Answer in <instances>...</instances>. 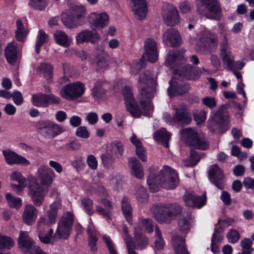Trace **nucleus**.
Masks as SVG:
<instances>
[{
  "instance_id": "nucleus-19",
  "label": "nucleus",
  "mask_w": 254,
  "mask_h": 254,
  "mask_svg": "<svg viewBox=\"0 0 254 254\" xmlns=\"http://www.w3.org/2000/svg\"><path fill=\"white\" fill-rule=\"evenodd\" d=\"M212 118L213 122L209 126L213 131L217 129V127L216 126L220 127L221 124H227L229 122V116L225 111L224 105L213 113Z\"/></svg>"
},
{
  "instance_id": "nucleus-21",
  "label": "nucleus",
  "mask_w": 254,
  "mask_h": 254,
  "mask_svg": "<svg viewBox=\"0 0 254 254\" xmlns=\"http://www.w3.org/2000/svg\"><path fill=\"white\" fill-rule=\"evenodd\" d=\"M75 39L78 44L86 42L95 44L100 39V37L96 30L86 29L79 33Z\"/></svg>"
},
{
  "instance_id": "nucleus-33",
  "label": "nucleus",
  "mask_w": 254,
  "mask_h": 254,
  "mask_svg": "<svg viewBox=\"0 0 254 254\" xmlns=\"http://www.w3.org/2000/svg\"><path fill=\"white\" fill-rule=\"evenodd\" d=\"M191 68L192 65L190 64L182 66L180 69H177L174 74H178L179 77L182 79L184 77L189 80H196L200 77L201 71L195 72V73H196V74H195V75H194V74H190Z\"/></svg>"
},
{
  "instance_id": "nucleus-16",
  "label": "nucleus",
  "mask_w": 254,
  "mask_h": 254,
  "mask_svg": "<svg viewBox=\"0 0 254 254\" xmlns=\"http://www.w3.org/2000/svg\"><path fill=\"white\" fill-rule=\"evenodd\" d=\"M224 174L222 170L217 164L212 165L208 172V178L210 182L218 189L222 190L225 188Z\"/></svg>"
},
{
  "instance_id": "nucleus-26",
  "label": "nucleus",
  "mask_w": 254,
  "mask_h": 254,
  "mask_svg": "<svg viewBox=\"0 0 254 254\" xmlns=\"http://www.w3.org/2000/svg\"><path fill=\"white\" fill-rule=\"evenodd\" d=\"M144 48L149 62H155L158 58L156 41L150 38L146 39L144 43Z\"/></svg>"
},
{
  "instance_id": "nucleus-39",
  "label": "nucleus",
  "mask_w": 254,
  "mask_h": 254,
  "mask_svg": "<svg viewBox=\"0 0 254 254\" xmlns=\"http://www.w3.org/2000/svg\"><path fill=\"white\" fill-rule=\"evenodd\" d=\"M135 250H143L146 248L149 244L148 238L142 234L134 233Z\"/></svg>"
},
{
  "instance_id": "nucleus-29",
  "label": "nucleus",
  "mask_w": 254,
  "mask_h": 254,
  "mask_svg": "<svg viewBox=\"0 0 254 254\" xmlns=\"http://www.w3.org/2000/svg\"><path fill=\"white\" fill-rule=\"evenodd\" d=\"M38 215L37 209L32 205H27L22 215L24 222L28 225H32L36 221Z\"/></svg>"
},
{
  "instance_id": "nucleus-48",
  "label": "nucleus",
  "mask_w": 254,
  "mask_h": 254,
  "mask_svg": "<svg viewBox=\"0 0 254 254\" xmlns=\"http://www.w3.org/2000/svg\"><path fill=\"white\" fill-rule=\"evenodd\" d=\"M156 239L154 241V248L157 251L162 250L165 246V241L163 238L162 233L158 226L155 229Z\"/></svg>"
},
{
  "instance_id": "nucleus-42",
  "label": "nucleus",
  "mask_w": 254,
  "mask_h": 254,
  "mask_svg": "<svg viewBox=\"0 0 254 254\" xmlns=\"http://www.w3.org/2000/svg\"><path fill=\"white\" fill-rule=\"evenodd\" d=\"M191 214L188 212L183 215L178 221L179 228L182 233L186 234L190 227Z\"/></svg>"
},
{
  "instance_id": "nucleus-6",
  "label": "nucleus",
  "mask_w": 254,
  "mask_h": 254,
  "mask_svg": "<svg viewBox=\"0 0 254 254\" xmlns=\"http://www.w3.org/2000/svg\"><path fill=\"white\" fill-rule=\"evenodd\" d=\"M37 132L44 137L52 139L64 131L63 127L49 120H42L36 123Z\"/></svg>"
},
{
  "instance_id": "nucleus-40",
  "label": "nucleus",
  "mask_w": 254,
  "mask_h": 254,
  "mask_svg": "<svg viewBox=\"0 0 254 254\" xmlns=\"http://www.w3.org/2000/svg\"><path fill=\"white\" fill-rule=\"evenodd\" d=\"M122 209L127 222L132 224V208L127 197H123L122 200Z\"/></svg>"
},
{
  "instance_id": "nucleus-25",
  "label": "nucleus",
  "mask_w": 254,
  "mask_h": 254,
  "mask_svg": "<svg viewBox=\"0 0 254 254\" xmlns=\"http://www.w3.org/2000/svg\"><path fill=\"white\" fill-rule=\"evenodd\" d=\"M184 200L186 204L190 207L200 208L206 202L205 197L197 196L193 192H186L184 196Z\"/></svg>"
},
{
  "instance_id": "nucleus-5",
  "label": "nucleus",
  "mask_w": 254,
  "mask_h": 254,
  "mask_svg": "<svg viewBox=\"0 0 254 254\" xmlns=\"http://www.w3.org/2000/svg\"><path fill=\"white\" fill-rule=\"evenodd\" d=\"M181 137L185 143L201 150L207 149L209 144L202 134L198 133L190 127L181 129Z\"/></svg>"
},
{
  "instance_id": "nucleus-15",
  "label": "nucleus",
  "mask_w": 254,
  "mask_h": 254,
  "mask_svg": "<svg viewBox=\"0 0 254 254\" xmlns=\"http://www.w3.org/2000/svg\"><path fill=\"white\" fill-rule=\"evenodd\" d=\"M17 244L19 248L25 254H31L35 248L39 247L35 245L33 240L29 237L27 231L20 232Z\"/></svg>"
},
{
  "instance_id": "nucleus-47",
  "label": "nucleus",
  "mask_w": 254,
  "mask_h": 254,
  "mask_svg": "<svg viewBox=\"0 0 254 254\" xmlns=\"http://www.w3.org/2000/svg\"><path fill=\"white\" fill-rule=\"evenodd\" d=\"M108 149L116 158L120 157L124 153L123 146L121 142H112Z\"/></svg>"
},
{
  "instance_id": "nucleus-28",
  "label": "nucleus",
  "mask_w": 254,
  "mask_h": 254,
  "mask_svg": "<svg viewBox=\"0 0 254 254\" xmlns=\"http://www.w3.org/2000/svg\"><path fill=\"white\" fill-rule=\"evenodd\" d=\"M131 7L134 13L138 19L146 17L147 12L146 3L144 0H131Z\"/></svg>"
},
{
  "instance_id": "nucleus-37",
  "label": "nucleus",
  "mask_w": 254,
  "mask_h": 254,
  "mask_svg": "<svg viewBox=\"0 0 254 254\" xmlns=\"http://www.w3.org/2000/svg\"><path fill=\"white\" fill-rule=\"evenodd\" d=\"M108 83L103 80H99L96 82L92 89V94L94 98H100L105 94Z\"/></svg>"
},
{
  "instance_id": "nucleus-54",
  "label": "nucleus",
  "mask_w": 254,
  "mask_h": 254,
  "mask_svg": "<svg viewBox=\"0 0 254 254\" xmlns=\"http://www.w3.org/2000/svg\"><path fill=\"white\" fill-rule=\"evenodd\" d=\"M29 5L38 10H43L48 4L46 0H29Z\"/></svg>"
},
{
  "instance_id": "nucleus-2",
  "label": "nucleus",
  "mask_w": 254,
  "mask_h": 254,
  "mask_svg": "<svg viewBox=\"0 0 254 254\" xmlns=\"http://www.w3.org/2000/svg\"><path fill=\"white\" fill-rule=\"evenodd\" d=\"M154 168H150L148 178L147 180L149 190L152 192L158 190L159 187L162 186L167 190L174 189L179 184L180 180L177 172L169 166H164L158 175L152 172Z\"/></svg>"
},
{
  "instance_id": "nucleus-27",
  "label": "nucleus",
  "mask_w": 254,
  "mask_h": 254,
  "mask_svg": "<svg viewBox=\"0 0 254 254\" xmlns=\"http://www.w3.org/2000/svg\"><path fill=\"white\" fill-rule=\"evenodd\" d=\"M19 49L14 41L9 43L5 49V55L8 63L15 64L19 54Z\"/></svg>"
},
{
  "instance_id": "nucleus-36",
  "label": "nucleus",
  "mask_w": 254,
  "mask_h": 254,
  "mask_svg": "<svg viewBox=\"0 0 254 254\" xmlns=\"http://www.w3.org/2000/svg\"><path fill=\"white\" fill-rule=\"evenodd\" d=\"M53 70V68L50 64L45 63L41 64L38 68L39 74L43 76L48 82L52 81Z\"/></svg>"
},
{
  "instance_id": "nucleus-35",
  "label": "nucleus",
  "mask_w": 254,
  "mask_h": 254,
  "mask_svg": "<svg viewBox=\"0 0 254 254\" xmlns=\"http://www.w3.org/2000/svg\"><path fill=\"white\" fill-rule=\"evenodd\" d=\"M128 164L131 168L132 174L136 178L141 179L144 176V173L139 161L135 157H131L128 160Z\"/></svg>"
},
{
  "instance_id": "nucleus-18",
  "label": "nucleus",
  "mask_w": 254,
  "mask_h": 254,
  "mask_svg": "<svg viewBox=\"0 0 254 254\" xmlns=\"http://www.w3.org/2000/svg\"><path fill=\"white\" fill-rule=\"evenodd\" d=\"M162 41L166 45L175 47L181 45L182 38L177 30L169 28L164 32Z\"/></svg>"
},
{
  "instance_id": "nucleus-53",
  "label": "nucleus",
  "mask_w": 254,
  "mask_h": 254,
  "mask_svg": "<svg viewBox=\"0 0 254 254\" xmlns=\"http://www.w3.org/2000/svg\"><path fill=\"white\" fill-rule=\"evenodd\" d=\"M101 159L105 167H109L115 162L116 158L107 149L106 152L101 155Z\"/></svg>"
},
{
  "instance_id": "nucleus-61",
  "label": "nucleus",
  "mask_w": 254,
  "mask_h": 254,
  "mask_svg": "<svg viewBox=\"0 0 254 254\" xmlns=\"http://www.w3.org/2000/svg\"><path fill=\"white\" fill-rule=\"evenodd\" d=\"M136 197L137 200L141 203L146 202L148 198L146 190L143 187H139L136 192Z\"/></svg>"
},
{
  "instance_id": "nucleus-64",
  "label": "nucleus",
  "mask_w": 254,
  "mask_h": 254,
  "mask_svg": "<svg viewBox=\"0 0 254 254\" xmlns=\"http://www.w3.org/2000/svg\"><path fill=\"white\" fill-rule=\"evenodd\" d=\"M193 118L197 124H201L206 119L205 112L204 111H196L193 114Z\"/></svg>"
},
{
  "instance_id": "nucleus-52",
  "label": "nucleus",
  "mask_w": 254,
  "mask_h": 254,
  "mask_svg": "<svg viewBox=\"0 0 254 254\" xmlns=\"http://www.w3.org/2000/svg\"><path fill=\"white\" fill-rule=\"evenodd\" d=\"M252 245V241L250 238H245L241 240V246L242 252L245 254H251L254 250Z\"/></svg>"
},
{
  "instance_id": "nucleus-63",
  "label": "nucleus",
  "mask_w": 254,
  "mask_h": 254,
  "mask_svg": "<svg viewBox=\"0 0 254 254\" xmlns=\"http://www.w3.org/2000/svg\"><path fill=\"white\" fill-rule=\"evenodd\" d=\"M75 134L77 136L83 138H87L89 136V133L86 127L84 126L78 127L76 129Z\"/></svg>"
},
{
  "instance_id": "nucleus-44",
  "label": "nucleus",
  "mask_w": 254,
  "mask_h": 254,
  "mask_svg": "<svg viewBox=\"0 0 254 254\" xmlns=\"http://www.w3.org/2000/svg\"><path fill=\"white\" fill-rule=\"evenodd\" d=\"M87 231L88 234V246L90 248L91 251L95 254L97 252L96 247L98 238L96 237V232L92 231L90 227H88Z\"/></svg>"
},
{
  "instance_id": "nucleus-60",
  "label": "nucleus",
  "mask_w": 254,
  "mask_h": 254,
  "mask_svg": "<svg viewBox=\"0 0 254 254\" xmlns=\"http://www.w3.org/2000/svg\"><path fill=\"white\" fill-rule=\"evenodd\" d=\"M226 237L229 242L235 244L239 240L240 235L238 231L234 229H230L228 232Z\"/></svg>"
},
{
  "instance_id": "nucleus-30",
  "label": "nucleus",
  "mask_w": 254,
  "mask_h": 254,
  "mask_svg": "<svg viewBox=\"0 0 254 254\" xmlns=\"http://www.w3.org/2000/svg\"><path fill=\"white\" fill-rule=\"evenodd\" d=\"M11 180L18 182V185L11 184V188L14 190L18 194H20L23 190L27 185V181L21 174L18 172H13L11 176Z\"/></svg>"
},
{
  "instance_id": "nucleus-38",
  "label": "nucleus",
  "mask_w": 254,
  "mask_h": 254,
  "mask_svg": "<svg viewBox=\"0 0 254 254\" xmlns=\"http://www.w3.org/2000/svg\"><path fill=\"white\" fill-rule=\"evenodd\" d=\"M130 141L136 147V154L137 156L142 161H146V150L143 147L141 142L137 138L134 134H133L131 137Z\"/></svg>"
},
{
  "instance_id": "nucleus-11",
  "label": "nucleus",
  "mask_w": 254,
  "mask_h": 254,
  "mask_svg": "<svg viewBox=\"0 0 254 254\" xmlns=\"http://www.w3.org/2000/svg\"><path fill=\"white\" fill-rule=\"evenodd\" d=\"M169 87L167 89L168 95L172 96L183 95L189 90L190 85L180 77L178 74H174L169 81Z\"/></svg>"
},
{
  "instance_id": "nucleus-17",
  "label": "nucleus",
  "mask_w": 254,
  "mask_h": 254,
  "mask_svg": "<svg viewBox=\"0 0 254 254\" xmlns=\"http://www.w3.org/2000/svg\"><path fill=\"white\" fill-rule=\"evenodd\" d=\"M164 23L169 26H174L180 22L179 11L173 5H169L163 12Z\"/></svg>"
},
{
  "instance_id": "nucleus-58",
  "label": "nucleus",
  "mask_w": 254,
  "mask_h": 254,
  "mask_svg": "<svg viewBox=\"0 0 254 254\" xmlns=\"http://www.w3.org/2000/svg\"><path fill=\"white\" fill-rule=\"evenodd\" d=\"M103 238L108 248L109 254H119L115 248V245L111 238L106 235L103 236Z\"/></svg>"
},
{
  "instance_id": "nucleus-51",
  "label": "nucleus",
  "mask_w": 254,
  "mask_h": 254,
  "mask_svg": "<svg viewBox=\"0 0 254 254\" xmlns=\"http://www.w3.org/2000/svg\"><path fill=\"white\" fill-rule=\"evenodd\" d=\"M48 41V35L43 31L39 30L35 45L36 52L39 54L41 47Z\"/></svg>"
},
{
  "instance_id": "nucleus-32",
  "label": "nucleus",
  "mask_w": 254,
  "mask_h": 254,
  "mask_svg": "<svg viewBox=\"0 0 254 254\" xmlns=\"http://www.w3.org/2000/svg\"><path fill=\"white\" fill-rule=\"evenodd\" d=\"M122 230L124 233L123 236V240L125 242L127 254H138L135 251V244L132 239L131 235L128 234V230L127 225H123Z\"/></svg>"
},
{
  "instance_id": "nucleus-34",
  "label": "nucleus",
  "mask_w": 254,
  "mask_h": 254,
  "mask_svg": "<svg viewBox=\"0 0 254 254\" xmlns=\"http://www.w3.org/2000/svg\"><path fill=\"white\" fill-rule=\"evenodd\" d=\"M99 53H102L101 55H96L95 53L89 58V60L93 64L96 63L98 70H104L108 67V64L106 59L104 52L101 50Z\"/></svg>"
},
{
  "instance_id": "nucleus-10",
  "label": "nucleus",
  "mask_w": 254,
  "mask_h": 254,
  "mask_svg": "<svg viewBox=\"0 0 254 254\" xmlns=\"http://www.w3.org/2000/svg\"><path fill=\"white\" fill-rule=\"evenodd\" d=\"M84 12L85 8L83 6H75L70 13H63L61 17L64 25L69 28L81 25L79 20Z\"/></svg>"
},
{
  "instance_id": "nucleus-1",
  "label": "nucleus",
  "mask_w": 254,
  "mask_h": 254,
  "mask_svg": "<svg viewBox=\"0 0 254 254\" xmlns=\"http://www.w3.org/2000/svg\"><path fill=\"white\" fill-rule=\"evenodd\" d=\"M157 85V80L153 77L150 70H146L140 74L137 86L139 91L138 100L141 108L134 100L130 88L126 86L123 89L126 108L131 116L136 118L141 115L150 116L153 110L151 101L156 93Z\"/></svg>"
},
{
  "instance_id": "nucleus-4",
  "label": "nucleus",
  "mask_w": 254,
  "mask_h": 254,
  "mask_svg": "<svg viewBox=\"0 0 254 254\" xmlns=\"http://www.w3.org/2000/svg\"><path fill=\"white\" fill-rule=\"evenodd\" d=\"M197 13L207 19L220 20L222 17L221 5L218 0H198Z\"/></svg>"
},
{
  "instance_id": "nucleus-8",
  "label": "nucleus",
  "mask_w": 254,
  "mask_h": 254,
  "mask_svg": "<svg viewBox=\"0 0 254 254\" xmlns=\"http://www.w3.org/2000/svg\"><path fill=\"white\" fill-rule=\"evenodd\" d=\"M84 92V84L77 81L65 85L61 89L60 94L65 99L74 100L80 97Z\"/></svg>"
},
{
  "instance_id": "nucleus-50",
  "label": "nucleus",
  "mask_w": 254,
  "mask_h": 254,
  "mask_svg": "<svg viewBox=\"0 0 254 254\" xmlns=\"http://www.w3.org/2000/svg\"><path fill=\"white\" fill-rule=\"evenodd\" d=\"M39 231L38 237L41 242L45 244H53V242H52V236L54 233L53 229H50L47 233H45L40 229Z\"/></svg>"
},
{
  "instance_id": "nucleus-31",
  "label": "nucleus",
  "mask_w": 254,
  "mask_h": 254,
  "mask_svg": "<svg viewBox=\"0 0 254 254\" xmlns=\"http://www.w3.org/2000/svg\"><path fill=\"white\" fill-rule=\"evenodd\" d=\"M172 245L176 254H189L186 248V242L184 237L178 235L172 238Z\"/></svg>"
},
{
  "instance_id": "nucleus-49",
  "label": "nucleus",
  "mask_w": 254,
  "mask_h": 254,
  "mask_svg": "<svg viewBox=\"0 0 254 254\" xmlns=\"http://www.w3.org/2000/svg\"><path fill=\"white\" fill-rule=\"evenodd\" d=\"M81 204L85 211L89 215L91 216L94 213L93 202L91 199L88 197L83 198L81 200Z\"/></svg>"
},
{
  "instance_id": "nucleus-7",
  "label": "nucleus",
  "mask_w": 254,
  "mask_h": 254,
  "mask_svg": "<svg viewBox=\"0 0 254 254\" xmlns=\"http://www.w3.org/2000/svg\"><path fill=\"white\" fill-rule=\"evenodd\" d=\"M73 222V216L71 212H67L64 213L59 219L53 239H67L72 230Z\"/></svg>"
},
{
  "instance_id": "nucleus-3",
  "label": "nucleus",
  "mask_w": 254,
  "mask_h": 254,
  "mask_svg": "<svg viewBox=\"0 0 254 254\" xmlns=\"http://www.w3.org/2000/svg\"><path fill=\"white\" fill-rule=\"evenodd\" d=\"M150 211L159 223H168L181 213L182 208L178 204L163 205L156 204L151 206Z\"/></svg>"
},
{
  "instance_id": "nucleus-20",
  "label": "nucleus",
  "mask_w": 254,
  "mask_h": 254,
  "mask_svg": "<svg viewBox=\"0 0 254 254\" xmlns=\"http://www.w3.org/2000/svg\"><path fill=\"white\" fill-rule=\"evenodd\" d=\"M184 53V50L169 51L165 61L166 65L171 68H176L183 61L187 60Z\"/></svg>"
},
{
  "instance_id": "nucleus-45",
  "label": "nucleus",
  "mask_w": 254,
  "mask_h": 254,
  "mask_svg": "<svg viewBox=\"0 0 254 254\" xmlns=\"http://www.w3.org/2000/svg\"><path fill=\"white\" fill-rule=\"evenodd\" d=\"M32 103L38 107H47L46 94L38 93L32 96Z\"/></svg>"
},
{
  "instance_id": "nucleus-55",
  "label": "nucleus",
  "mask_w": 254,
  "mask_h": 254,
  "mask_svg": "<svg viewBox=\"0 0 254 254\" xmlns=\"http://www.w3.org/2000/svg\"><path fill=\"white\" fill-rule=\"evenodd\" d=\"M203 153L198 154L196 151L193 149H191L190 152V165L188 166H194L199 161L200 158L204 156Z\"/></svg>"
},
{
  "instance_id": "nucleus-23",
  "label": "nucleus",
  "mask_w": 254,
  "mask_h": 254,
  "mask_svg": "<svg viewBox=\"0 0 254 254\" xmlns=\"http://www.w3.org/2000/svg\"><path fill=\"white\" fill-rule=\"evenodd\" d=\"M2 154L6 163L8 165L21 164L28 165L30 164L29 161L25 158L10 150H3Z\"/></svg>"
},
{
  "instance_id": "nucleus-24",
  "label": "nucleus",
  "mask_w": 254,
  "mask_h": 254,
  "mask_svg": "<svg viewBox=\"0 0 254 254\" xmlns=\"http://www.w3.org/2000/svg\"><path fill=\"white\" fill-rule=\"evenodd\" d=\"M89 21L92 26L100 29L108 26L109 16L106 12L92 13L89 16Z\"/></svg>"
},
{
  "instance_id": "nucleus-57",
  "label": "nucleus",
  "mask_w": 254,
  "mask_h": 254,
  "mask_svg": "<svg viewBox=\"0 0 254 254\" xmlns=\"http://www.w3.org/2000/svg\"><path fill=\"white\" fill-rule=\"evenodd\" d=\"M95 211L99 215H102L103 218H106L107 220L111 219L112 210L98 205L96 206Z\"/></svg>"
},
{
  "instance_id": "nucleus-41",
  "label": "nucleus",
  "mask_w": 254,
  "mask_h": 254,
  "mask_svg": "<svg viewBox=\"0 0 254 254\" xmlns=\"http://www.w3.org/2000/svg\"><path fill=\"white\" fill-rule=\"evenodd\" d=\"M170 137V134L164 128L156 131L154 134V139L162 143L166 148L169 146Z\"/></svg>"
},
{
  "instance_id": "nucleus-62",
  "label": "nucleus",
  "mask_w": 254,
  "mask_h": 254,
  "mask_svg": "<svg viewBox=\"0 0 254 254\" xmlns=\"http://www.w3.org/2000/svg\"><path fill=\"white\" fill-rule=\"evenodd\" d=\"M140 223L142 226L145 229L148 233H151L153 230V225L152 221L150 218L143 219L141 220Z\"/></svg>"
},
{
  "instance_id": "nucleus-22",
  "label": "nucleus",
  "mask_w": 254,
  "mask_h": 254,
  "mask_svg": "<svg viewBox=\"0 0 254 254\" xmlns=\"http://www.w3.org/2000/svg\"><path fill=\"white\" fill-rule=\"evenodd\" d=\"M37 176L42 185L50 186L53 182L55 175L54 171L48 166H40L37 171Z\"/></svg>"
},
{
  "instance_id": "nucleus-13",
  "label": "nucleus",
  "mask_w": 254,
  "mask_h": 254,
  "mask_svg": "<svg viewBox=\"0 0 254 254\" xmlns=\"http://www.w3.org/2000/svg\"><path fill=\"white\" fill-rule=\"evenodd\" d=\"M28 181L29 182L28 194L36 206H40L44 199L43 189L36 181L34 177H29Z\"/></svg>"
},
{
  "instance_id": "nucleus-9",
  "label": "nucleus",
  "mask_w": 254,
  "mask_h": 254,
  "mask_svg": "<svg viewBox=\"0 0 254 254\" xmlns=\"http://www.w3.org/2000/svg\"><path fill=\"white\" fill-rule=\"evenodd\" d=\"M175 111L173 116V122L182 127L189 125L192 121L191 115L185 103H180L173 106Z\"/></svg>"
},
{
  "instance_id": "nucleus-46",
  "label": "nucleus",
  "mask_w": 254,
  "mask_h": 254,
  "mask_svg": "<svg viewBox=\"0 0 254 254\" xmlns=\"http://www.w3.org/2000/svg\"><path fill=\"white\" fill-rule=\"evenodd\" d=\"M15 245L14 240L10 237L0 234V250H9Z\"/></svg>"
},
{
  "instance_id": "nucleus-56",
  "label": "nucleus",
  "mask_w": 254,
  "mask_h": 254,
  "mask_svg": "<svg viewBox=\"0 0 254 254\" xmlns=\"http://www.w3.org/2000/svg\"><path fill=\"white\" fill-rule=\"evenodd\" d=\"M221 57L225 66L228 69L233 67L234 64V57L230 52L221 54Z\"/></svg>"
},
{
  "instance_id": "nucleus-43",
  "label": "nucleus",
  "mask_w": 254,
  "mask_h": 254,
  "mask_svg": "<svg viewBox=\"0 0 254 254\" xmlns=\"http://www.w3.org/2000/svg\"><path fill=\"white\" fill-rule=\"evenodd\" d=\"M54 37L56 42L59 45L67 48L70 45V40L68 36L62 31H57L54 34Z\"/></svg>"
},
{
  "instance_id": "nucleus-12",
  "label": "nucleus",
  "mask_w": 254,
  "mask_h": 254,
  "mask_svg": "<svg viewBox=\"0 0 254 254\" xmlns=\"http://www.w3.org/2000/svg\"><path fill=\"white\" fill-rule=\"evenodd\" d=\"M60 206V203L57 201L50 205V209L47 211V214L40 216L37 221L38 230L44 226H50L56 223Z\"/></svg>"
},
{
  "instance_id": "nucleus-59",
  "label": "nucleus",
  "mask_w": 254,
  "mask_h": 254,
  "mask_svg": "<svg viewBox=\"0 0 254 254\" xmlns=\"http://www.w3.org/2000/svg\"><path fill=\"white\" fill-rule=\"evenodd\" d=\"M5 197L10 207L18 208L21 205V200L18 197H14L10 194L7 193Z\"/></svg>"
},
{
  "instance_id": "nucleus-14",
  "label": "nucleus",
  "mask_w": 254,
  "mask_h": 254,
  "mask_svg": "<svg viewBox=\"0 0 254 254\" xmlns=\"http://www.w3.org/2000/svg\"><path fill=\"white\" fill-rule=\"evenodd\" d=\"M217 46L216 39L210 37L208 34H202L196 45V49L198 52L205 53L207 52L214 51Z\"/></svg>"
}]
</instances>
